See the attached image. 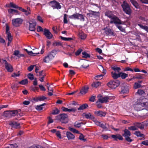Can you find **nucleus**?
Wrapping results in <instances>:
<instances>
[{
	"instance_id": "48",
	"label": "nucleus",
	"mask_w": 148,
	"mask_h": 148,
	"mask_svg": "<svg viewBox=\"0 0 148 148\" xmlns=\"http://www.w3.org/2000/svg\"><path fill=\"white\" fill-rule=\"evenodd\" d=\"M53 46H60L62 45V44L60 42H56L55 41L54 42L53 44Z\"/></svg>"
},
{
	"instance_id": "11",
	"label": "nucleus",
	"mask_w": 148,
	"mask_h": 148,
	"mask_svg": "<svg viewBox=\"0 0 148 148\" xmlns=\"http://www.w3.org/2000/svg\"><path fill=\"white\" fill-rule=\"evenodd\" d=\"M29 29L32 31H34L36 30V23L34 19L32 20L29 21Z\"/></svg>"
},
{
	"instance_id": "49",
	"label": "nucleus",
	"mask_w": 148,
	"mask_h": 148,
	"mask_svg": "<svg viewBox=\"0 0 148 148\" xmlns=\"http://www.w3.org/2000/svg\"><path fill=\"white\" fill-rule=\"evenodd\" d=\"M82 124H84L83 123L81 122L80 123H78L77 122H75L74 123V126L75 127H79L81 126V125Z\"/></svg>"
},
{
	"instance_id": "37",
	"label": "nucleus",
	"mask_w": 148,
	"mask_h": 148,
	"mask_svg": "<svg viewBox=\"0 0 148 148\" xmlns=\"http://www.w3.org/2000/svg\"><path fill=\"white\" fill-rule=\"evenodd\" d=\"M137 25L139 26L140 28L142 29H144L148 32V27L147 26L143 25L140 24H138Z\"/></svg>"
},
{
	"instance_id": "5",
	"label": "nucleus",
	"mask_w": 148,
	"mask_h": 148,
	"mask_svg": "<svg viewBox=\"0 0 148 148\" xmlns=\"http://www.w3.org/2000/svg\"><path fill=\"white\" fill-rule=\"evenodd\" d=\"M120 83V81L117 79H114L108 83L107 85L111 88H115L119 85Z\"/></svg>"
},
{
	"instance_id": "44",
	"label": "nucleus",
	"mask_w": 148,
	"mask_h": 148,
	"mask_svg": "<svg viewBox=\"0 0 148 148\" xmlns=\"http://www.w3.org/2000/svg\"><path fill=\"white\" fill-rule=\"evenodd\" d=\"M69 129L71 131L73 132L74 133H75L77 134H79V132L76 130L75 129L71 127H69Z\"/></svg>"
},
{
	"instance_id": "39",
	"label": "nucleus",
	"mask_w": 148,
	"mask_h": 148,
	"mask_svg": "<svg viewBox=\"0 0 148 148\" xmlns=\"http://www.w3.org/2000/svg\"><path fill=\"white\" fill-rule=\"evenodd\" d=\"M101 83L99 81H96L93 82L92 84V86L93 87L97 88L98 86L101 85Z\"/></svg>"
},
{
	"instance_id": "27",
	"label": "nucleus",
	"mask_w": 148,
	"mask_h": 148,
	"mask_svg": "<svg viewBox=\"0 0 148 148\" xmlns=\"http://www.w3.org/2000/svg\"><path fill=\"white\" fill-rule=\"evenodd\" d=\"M111 75L112 77L114 79H117L120 76V72L117 74L115 72L112 71L111 73Z\"/></svg>"
},
{
	"instance_id": "56",
	"label": "nucleus",
	"mask_w": 148,
	"mask_h": 148,
	"mask_svg": "<svg viewBox=\"0 0 148 148\" xmlns=\"http://www.w3.org/2000/svg\"><path fill=\"white\" fill-rule=\"evenodd\" d=\"M39 97L38 99H39V101H44L45 99H47V98L46 97L43 96L39 97Z\"/></svg>"
},
{
	"instance_id": "29",
	"label": "nucleus",
	"mask_w": 148,
	"mask_h": 148,
	"mask_svg": "<svg viewBox=\"0 0 148 148\" xmlns=\"http://www.w3.org/2000/svg\"><path fill=\"white\" fill-rule=\"evenodd\" d=\"M130 1L136 8L137 9L140 8V7L138 3L135 0H130Z\"/></svg>"
},
{
	"instance_id": "20",
	"label": "nucleus",
	"mask_w": 148,
	"mask_h": 148,
	"mask_svg": "<svg viewBox=\"0 0 148 148\" xmlns=\"http://www.w3.org/2000/svg\"><path fill=\"white\" fill-rule=\"evenodd\" d=\"M105 30V33L107 36H114V33L113 30L110 28H105L103 29Z\"/></svg>"
},
{
	"instance_id": "43",
	"label": "nucleus",
	"mask_w": 148,
	"mask_h": 148,
	"mask_svg": "<svg viewBox=\"0 0 148 148\" xmlns=\"http://www.w3.org/2000/svg\"><path fill=\"white\" fill-rule=\"evenodd\" d=\"M60 112V110L56 108L55 109L53 110L51 114L53 115H56L59 114Z\"/></svg>"
},
{
	"instance_id": "35",
	"label": "nucleus",
	"mask_w": 148,
	"mask_h": 148,
	"mask_svg": "<svg viewBox=\"0 0 148 148\" xmlns=\"http://www.w3.org/2000/svg\"><path fill=\"white\" fill-rule=\"evenodd\" d=\"M112 69L116 73V72L118 73L120 72V71L121 70V69L120 67H117L116 66L112 67Z\"/></svg>"
},
{
	"instance_id": "16",
	"label": "nucleus",
	"mask_w": 148,
	"mask_h": 148,
	"mask_svg": "<svg viewBox=\"0 0 148 148\" xmlns=\"http://www.w3.org/2000/svg\"><path fill=\"white\" fill-rule=\"evenodd\" d=\"M9 125L13 128L18 129L20 127V123L15 121H11L9 123Z\"/></svg>"
},
{
	"instance_id": "40",
	"label": "nucleus",
	"mask_w": 148,
	"mask_h": 148,
	"mask_svg": "<svg viewBox=\"0 0 148 148\" xmlns=\"http://www.w3.org/2000/svg\"><path fill=\"white\" fill-rule=\"evenodd\" d=\"M49 56L47 55L45 56V58L43 59V61L45 63H47L49 62L52 59L49 58Z\"/></svg>"
},
{
	"instance_id": "24",
	"label": "nucleus",
	"mask_w": 148,
	"mask_h": 148,
	"mask_svg": "<svg viewBox=\"0 0 148 148\" xmlns=\"http://www.w3.org/2000/svg\"><path fill=\"white\" fill-rule=\"evenodd\" d=\"M111 136L115 140H117V139L121 140H122L123 139L122 136L119 134L112 135H111Z\"/></svg>"
},
{
	"instance_id": "28",
	"label": "nucleus",
	"mask_w": 148,
	"mask_h": 148,
	"mask_svg": "<svg viewBox=\"0 0 148 148\" xmlns=\"http://www.w3.org/2000/svg\"><path fill=\"white\" fill-rule=\"evenodd\" d=\"M105 16L108 18H111L114 15L112 12L108 10L105 13Z\"/></svg>"
},
{
	"instance_id": "22",
	"label": "nucleus",
	"mask_w": 148,
	"mask_h": 148,
	"mask_svg": "<svg viewBox=\"0 0 148 148\" xmlns=\"http://www.w3.org/2000/svg\"><path fill=\"white\" fill-rule=\"evenodd\" d=\"M57 52L58 51L57 50L54 49L51 51L50 52H49L48 54L49 56V58L52 59L57 53Z\"/></svg>"
},
{
	"instance_id": "1",
	"label": "nucleus",
	"mask_w": 148,
	"mask_h": 148,
	"mask_svg": "<svg viewBox=\"0 0 148 148\" xmlns=\"http://www.w3.org/2000/svg\"><path fill=\"white\" fill-rule=\"evenodd\" d=\"M123 11L127 14L130 15L132 13V10L130 5L125 1H124L121 5Z\"/></svg>"
},
{
	"instance_id": "19",
	"label": "nucleus",
	"mask_w": 148,
	"mask_h": 148,
	"mask_svg": "<svg viewBox=\"0 0 148 148\" xmlns=\"http://www.w3.org/2000/svg\"><path fill=\"white\" fill-rule=\"evenodd\" d=\"M89 13L87 14L90 17H92V16H99L100 12H96L92 11V10H89Z\"/></svg>"
},
{
	"instance_id": "50",
	"label": "nucleus",
	"mask_w": 148,
	"mask_h": 148,
	"mask_svg": "<svg viewBox=\"0 0 148 148\" xmlns=\"http://www.w3.org/2000/svg\"><path fill=\"white\" fill-rule=\"evenodd\" d=\"M27 77L31 80H32L34 79V76L33 74L29 73L27 75Z\"/></svg>"
},
{
	"instance_id": "52",
	"label": "nucleus",
	"mask_w": 148,
	"mask_h": 148,
	"mask_svg": "<svg viewBox=\"0 0 148 148\" xmlns=\"http://www.w3.org/2000/svg\"><path fill=\"white\" fill-rule=\"evenodd\" d=\"M17 147L16 144H10L6 148H16Z\"/></svg>"
},
{
	"instance_id": "34",
	"label": "nucleus",
	"mask_w": 148,
	"mask_h": 148,
	"mask_svg": "<svg viewBox=\"0 0 148 148\" xmlns=\"http://www.w3.org/2000/svg\"><path fill=\"white\" fill-rule=\"evenodd\" d=\"M25 50L27 52L28 54L33 56H35L39 54V53H33L32 51H29L27 49H25Z\"/></svg>"
},
{
	"instance_id": "54",
	"label": "nucleus",
	"mask_w": 148,
	"mask_h": 148,
	"mask_svg": "<svg viewBox=\"0 0 148 148\" xmlns=\"http://www.w3.org/2000/svg\"><path fill=\"white\" fill-rule=\"evenodd\" d=\"M103 75H98L95 77V79L97 80L102 79Z\"/></svg>"
},
{
	"instance_id": "60",
	"label": "nucleus",
	"mask_w": 148,
	"mask_h": 148,
	"mask_svg": "<svg viewBox=\"0 0 148 148\" xmlns=\"http://www.w3.org/2000/svg\"><path fill=\"white\" fill-rule=\"evenodd\" d=\"M79 138L80 140H82L84 141L86 140V139L84 138V135L81 134L79 136Z\"/></svg>"
},
{
	"instance_id": "30",
	"label": "nucleus",
	"mask_w": 148,
	"mask_h": 148,
	"mask_svg": "<svg viewBox=\"0 0 148 148\" xmlns=\"http://www.w3.org/2000/svg\"><path fill=\"white\" fill-rule=\"evenodd\" d=\"M51 132L53 133H55L58 137L61 138L60 133L59 131H57L56 129H53L51 130Z\"/></svg>"
},
{
	"instance_id": "12",
	"label": "nucleus",
	"mask_w": 148,
	"mask_h": 148,
	"mask_svg": "<svg viewBox=\"0 0 148 148\" xmlns=\"http://www.w3.org/2000/svg\"><path fill=\"white\" fill-rule=\"evenodd\" d=\"M146 100L147 99L143 97H141L139 99H138L137 101L135 102L137 103V104L146 106L147 103Z\"/></svg>"
},
{
	"instance_id": "32",
	"label": "nucleus",
	"mask_w": 148,
	"mask_h": 148,
	"mask_svg": "<svg viewBox=\"0 0 148 148\" xmlns=\"http://www.w3.org/2000/svg\"><path fill=\"white\" fill-rule=\"evenodd\" d=\"M96 124L99 126L100 127L103 128V129H107V127L106 126V123H102L99 121H97Z\"/></svg>"
},
{
	"instance_id": "13",
	"label": "nucleus",
	"mask_w": 148,
	"mask_h": 148,
	"mask_svg": "<svg viewBox=\"0 0 148 148\" xmlns=\"http://www.w3.org/2000/svg\"><path fill=\"white\" fill-rule=\"evenodd\" d=\"M3 61L5 69L9 72H12L13 70L12 66L10 64L8 63L6 60H3Z\"/></svg>"
},
{
	"instance_id": "10",
	"label": "nucleus",
	"mask_w": 148,
	"mask_h": 148,
	"mask_svg": "<svg viewBox=\"0 0 148 148\" xmlns=\"http://www.w3.org/2000/svg\"><path fill=\"white\" fill-rule=\"evenodd\" d=\"M49 3L51 4V7L53 9H56L57 10L60 9L61 8V6L60 3L55 0H53L50 1Z\"/></svg>"
},
{
	"instance_id": "2",
	"label": "nucleus",
	"mask_w": 148,
	"mask_h": 148,
	"mask_svg": "<svg viewBox=\"0 0 148 148\" xmlns=\"http://www.w3.org/2000/svg\"><path fill=\"white\" fill-rule=\"evenodd\" d=\"M58 119L62 123H66L68 122L69 118L67 115L65 113L61 114L57 116Z\"/></svg>"
},
{
	"instance_id": "8",
	"label": "nucleus",
	"mask_w": 148,
	"mask_h": 148,
	"mask_svg": "<svg viewBox=\"0 0 148 148\" xmlns=\"http://www.w3.org/2000/svg\"><path fill=\"white\" fill-rule=\"evenodd\" d=\"M23 20L21 18H14L12 20V25L15 27H19L23 23Z\"/></svg>"
},
{
	"instance_id": "18",
	"label": "nucleus",
	"mask_w": 148,
	"mask_h": 148,
	"mask_svg": "<svg viewBox=\"0 0 148 148\" xmlns=\"http://www.w3.org/2000/svg\"><path fill=\"white\" fill-rule=\"evenodd\" d=\"M94 114L97 116L100 117H104L106 114V112H103L102 111H96L94 112Z\"/></svg>"
},
{
	"instance_id": "23",
	"label": "nucleus",
	"mask_w": 148,
	"mask_h": 148,
	"mask_svg": "<svg viewBox=\"0 0 148 148\" xmlns=\"http://www.w3.org/2000/svg\"><path fill=\"white\" fill-rule=\"evenodd\" d=\"M89 88L88 86H85L83 87L80 90L79 93L82 95H84L87 92Z\"/></svg>"
},
{
	"instance_id": "17",
	"label": "nucleus",
	"mask_w": 148,
	"mask_h": 148,
	"mask_svg": "<svg viewBox=\"0 0 148 148\" xmlns=\"http://www.w3.org/2000/svg\"><path fill=\"white\" fill-rule=\"evenodd\" d=\"M121 93L123 94L128 93L129 92L128 86L126 85H122L121 87Z\"/></svg>"
},
{
	"instance_id": "58",
	"label": "nucleus",
	"mask_w": 148,
	"mask_h": 148,
	"mask_svg": "<svg viewBox=\"0 0 148 148\" xmlns=\"http://www.w3.org/2000/svg\"><path fill=\"white\" fill-rule=\"evenodd\" d=\"M141 86V85L140 84L136 82L134 84V88L135 89H137L139 88Z\"/></svg>"
},
{
	"instance_id": "47",
	"label": "nucleus",
	"mask_w": 148,
	"mask_h": 148,
	"mask_svg": "<svg viewBox=\"0 0 148 148\" xmlns=\"http://www.w3.org/2000/svg\"><path fill=\"white\" fill-rule=\"evenodd\" d=\"M28 82V80L27 79H25L22 80L19 82V83L22 85H25Z\"/></svg>"
},
{
	"instance_id": "55",
	"label": "nucleus",
	"mask_w": 148,
	"mask_h": 148,
	"mask_svg": "<svg viewBox=\"0 0 148 148\" xmlns=\"http://www.w3.org/2000/svg\"><path fill=\"white\" fill-rule=\"evenodd\" d=\"M8 38L9 41L11 42L12 40V37L10 33H8L7 34Z\"/></svg>"
},
{
	"instance_id": "14",
	"label": "nucleus",
	"mask_w": 148,
	"mask_h": 148,
	"mask_svg": "<svg viewBox=\"0 0 148 148\" xmlns=\"http://www.w3.org/2000/svg\"><path fill=\"white\" fill-rule=\"evenodd\" d=\"M44 35L48 39L52 38L53 37V35L46 28L44 29Z\"/></svg>"
},
{
	"instance_id": "25",
	"label": "nucleus",
	"mask_w": 148,
	"mask_h": 148,
	"mask_svg": "<svg viewBox=\"0 0 148 148\" xmlns=\"http://www.w3.org/2000/svg\"><path fill=\"white\" fill-rule=\"evenodd\" d=\"M9 114L12 116H14L16 115H17L18 116V115L20 116H22V115L18 113V112L17 110L11 111Z\"/></svg>"
},
{
	"instance_id": "53",
	"label": "nucleus",
	"mask_w": 148,
	"mask_h": 148,
	"mask_svg": "<svg viewBox=\"0 0 148 148\" xmlns=\"http://www.w3.org/2000/svg\"><path fill=\"white\" fill-rule=\"evenodd\" d=\"M10 7L11 8H18V6L13 3L11 2L10 3Z\"/></svg>"
},
{
	"instance_id": "46",
	"label": "nucleus",
	"mask_w": 148,
	"mask_h": 148,
	"mask_svg": "<svg viewBox=\"0 0 148 148\" xmlns=\"http://www.w3.org/2000/svg\"><path fill=\"white\" fill-rule=\"evenodd\" d=\"M128 129L129 130L132 131H135L138 130V128L134 125V126L128 127Z\"/></svg>"
},
{
	"instance_id": "38",
	"label": "nucleus",
	"mask_w": 148,
	"mask_h": 148,
	"mask_svg": "<svg viewBox=\"0 0 148 148\" xmlns=\"http://www.w3.org/2000/svg\"><path fill=\"white\" fill-rule=\"evenodd\" d=\"M120 77H121V78L123 79H125L128 76V75L127 74L122 72H120Z\"/></svg>"
},
{
	"instance_id": "7",
	"label": "nucleus",
	"mask_w": 148,
	"mask_h": 148,
	"mask_svg": "<svg viewBox=\"0 0 148 148\" xmlns=\"http://www.w3.org/2000/svg\"><path fill=\"white\" fill-rule=\"evenodd\" d=\"M98 101L97 102V103L98 102L101 103H106L108 102V100L110 99V97L107 96L103 97L101 95H99L97 96Z\"/></svg>"
},
{
	"instance_id": "3",
	"label": "nucleus",
	"mask_w": 148,
	"mask_h": 148,
	"mask_svg": "<svg viewBox=\"0 0 148 148\" xmlns=\"http://www.w3.org/2000/svg\"><path fill=\"white\" fill-rule=\"evenodd\" d=\"M110 23V24L114 23L116 26L118 24H124V22L122 21L117 16L114 15L111 18Z\"/></svg>"
},
{
	"instance_id": "51",
	"label": "nucleus",
	"mask_w": 148,
	"mask_h": 148,
	"mask_svg": "<svg viewBox=\"0 0 148 148\" xmlns=\"http://www.w3.org/2000/svg\"><path fill=\"white\" fill-rule=\"evenodd\" d=\"M136 93L137 94L140 95H142L143 94L145 93V91L142 90L141 89H138L136 92Z\"/></svg>"
},
{
	"instance_id": "45",
	"label": "nucleus",
	"mask_w": 148,
	"mask_h": 148,
	"mask_svg": "<svg viewBox=\"0 0 148 148\" xmlns=\"http://www.w3.org/2000/svg\"><path fill=\"white\" fill-rule=\"evenodd\" d=\"M118 24L116 26V27L119 29L120 31L123 32H125V29L122 26L119 25Z\"/></svg>"
},
{
	"instance_id": "26",
	"label": "nucleus",
	"mask_w": 148,
	"mask_h": 148,
	"mask_svg": "<svg viewBox=\"0 0 148 148\" xmlns=\"http://www.w3.org/2000/svg\"><path fill=\"white\" fill-rule=\"evenodd\" d=\"M66 136L69 140L73 139L75 138V136L70 132H66Z\"/></svg>"
},
{
	"instance_id": "57",
	"label": "nucleus",
	"mask_w": 148,
	"mask_h": 148,
	"mask_svg": "<svg viewBox=\"0 0 148 148\" xmlns=\"http://www.w3.org/2000/svg\"><path fill=\"white\" fill-rule=\"evenodd\" d=\"M82 51V49H79L76 52H75V54L76 56H77L79 55L81 53Z\"/></svg>"
},
{
	"instance_id": "59",
	"label": "nucleus",
	"mask_w": 148,
	"mask_h": 148,
	"mask_svg": "<svg viewBox=\"0 0 148 148\" xmlns=\"http://www.w3.org/2000/svg\"><path fill=\"white\" fill-rule=\"evenodd\" d=\"M67 15L66 14H64V23H68V21L67 20Z\"/></svg>"
},
{
	"instance_id": "31",
	"label": "nucleus",
	"mask_w": 148,
	"mask_h": 148,
	"mask_svg": "<svg viewBox=\"0 0 148 148\" xmlns=\"http://www.w3.org/2000/svg\"><path fill=\"white\" fill-rule=\"evenodd\" d=\"M134 134L137 137H143V140H144L145 138V135L143 134H141L139 131H136L134 133Z\"/></svg>"
},
{
	"instance_id": "4",
	"label": "nucleus",
	"mask_w": 148,
	"mask_h": 148,
	"mask_svg": "<svg viewBox=\"0 0 148 148\" xmlns=\"http://www.w3.org/2000/svg\"><path fill=\"white\" fill-rule=\"evenodd\" d=\"M131 134L130 132L126 129L124 130V133L122 136L125 138V140L128 142L131 143L133 141V140L130 137Z\"/></svg>"
},
{
	"instance_id": "15",
	"label": "nucleus",
	"mask_w": 148,
	"mask_h": 148,
	"mask_svg": "<svg viewBox=\"0 0 148 148\" xmlns=\"http://www.w3.org/2000/svg\"><path fill=\"white\" fill-rule=\"evenodd\" d=\"M145 106H143L140 104H137V103L136 102L134 105V110L138 111L143 110L144 109V107Z\"/></svg>"
},
{
	"instance_id": "6",
	"label": "nucleus",
	"mask_w": 148,
	"mask_h": 148,
	"mask_svg": "<svg viewBox=\"0 0 148 148\" xmlns=\"http://www.w3.org/2000/svg\"><path fill=\"white\" fill-rule=\"evenodd\" d=\"M69 18L71 19H80L84 21V16L81 14L76 12L71 15L69 16Z\"/></svg>"
},
{
	"instance_id": "64",
	"label": "nucleus",
	"mask_w": 148,
	"mask_h": 148,
	"mask_svg": "<svg viewBox=\"0 0 148 148\" xmlns=\"http://www.w3.org/2000/svg\"><path fill=\"white\" fill-rule=\"evenodd\" d=\"M36 109L40 111L42 109V107L40 105L37 106L36 108Z\"/></svg>"
},
{
	"instance_id": "41",
	"label": "nucleus",
	"mask_w": 148,
	"mask_h": 148,
	"mask_svg": "<svg viewBox=\"0 0 148 148\" xmlns=\"http://www.w3.org/2000/svg\"><path fill=\"white\" fill-rule=\"evenodd\" d=\"M82 54L83 55L82 56L83 58H89L90 57V55L88 54L86 52V51H84L82 52Z\"/></svg>"
},
{
	"instance_id": "63",
	"label": "nucleus",
	"mask_w": 148,
	"mask_h": 148,
	"mask_svg": "<svg viewBox=\"0 0 148 148\" xmlns=\"http://www.w3.org/2000/svg\"><path fill=\"white\" fill-rule=\"evenodd\" d=\"M95 97L96 96H91L89 99V101L92 102H94V101Z\"/></svg>"
},
{
	"instance_id": "33",
	"label": "nucleus",
	"mask_w": 148,
	"mask_h": 148,
	"mask_svg": "<svg viewBox=\"0 0 148 148\" xmlns=\"http://www.w3.org/2000/svg\"><path fill=\"white\" fill-rule=\"evenodd\" d=\"M88 107V104L87 103H85L81 106L78 108L77 109L78 110H83L87 108Z\"/></svg>"
},
{
	"instance_id": "42",
	"label": "nucleus",
	"mask_w": 148,
	"mask_h": 148,
	"mask_svg": "<svg viewBox=\"0 0 148 148\" xmlns=\"http://www.w3.org/2000/svg\"><path fill=\"white\" fill-rule=\"evenodd\" d=\"M60 37L62 40L64 41H69L73 40V38H66L63 37L62 36H60Z\"/></svg>"
},
{
	"instance_id": "36",
	"label": "nucleus",
	"mask_w": 148,
	"mask_h": 148,
	"mask_svg": "<svg viewBox=\"0 0 148 148\" xmlns=\"http://www.w3.org/2000/svg\"><path fill=\"white\" fill-rule=\"evenodd\" d=\"M78 35L79 37L82 39L84 40L86 38V35L83 32H79Z\"/></svg>"
},
{
	"instance_id": "61",
	"label": "nucleus",
	"mask_w": 148,
	"mask_h": 148,
	"mask_svg": "<svg viewBox=\"0 0 148 148\" xmlns=\"http://www.w3.org/2000/svg\"><path fill=\"white\" fill-rule=\"evenodd\" d=\"M37 19L38 21L41 23L43 22V21L42 19V17L39 16H37Z\"/></svg>"
},
{
	"instance_id": "9",
	"label": "nucleus",
	"mask_w": 148,
	"mask_h": 148,
	"mask_svg": "<svg viewBox=\"0 0 148 148\" xmlns=\"http://www.w3.org/2000/svg\"><path fill=\"white\" fill-rule=\"evenodd\" d=\"M134 125L136 126L137 128L140 130H143L145 126H147L148 125L147 121H144L141 123L135 122L134 123Z\"/></svg>"
},
{
	"instance_id": "62",
	"label": "nucleus",
	"mask_w": 148,
	"mask_h": 148,
	"mask_svg": "<svg viewBox=\"0 0 148 148\" xmlns=\"http://www.w3.org/2000/svg\"><path fill=\"white\" fill-rule=\"evenodd\" d=\"M38 86L41 91H45L46 90L45 88L42 85H40Z\"/></svg>"
},
{
	"instance_id": "21",
	"label": "nucleus",
	"mask_w": 148,
	"mask_h": 148,
	"mask_svg": "<svg viewBox=\"0 0 148 148\" xmlns=\"http://www.w3.org/2000/svg\"><path fill=\"white\" fill-rule=\"evenodd\" d=\"M82 116H85L87 119H91L92 120L95 119V116L93 115H92L90 113H88V114H87L86 112L82 114Z\"/></svg>"
}]
</instances>
